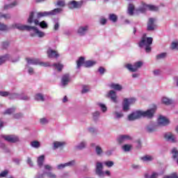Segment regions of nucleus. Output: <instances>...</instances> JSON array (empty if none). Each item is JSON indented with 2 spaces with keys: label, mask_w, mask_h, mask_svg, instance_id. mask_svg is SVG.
Returning a JSON list of instances; mask_svg holds the SVG:
<instances>
[{
  "label": "nucleus",
  "mask_w": 178,
  "mask_h": 178,
  "mask_svg": "<svg viewBox=\"0 0 178 178\" xmlns=\"http://www.w3.org/2000/svg\"><path fill=\"white\" fill-rule=\"evenodd\" d=\"M40 122L41 124H47V123H48V120H47V118H41Z\"/></svg>",
  "instance_id": "nucleus-54"
},
{
  "label": "nucleus",
  "mask_w": 178,
  "mask_h": 178,
  "mask_svg": "<svg viewBox=\"0 0 178 178\" xmlns=\"http://www.w3.org/2000/svg\"><path fill=\"white\" fill-rule=\"evenodd\" d=\"M106 22H107V20H106V19H105V18H102L101 19H100V23L104 26V25H105V24H106Z\"/></svg>",
  "instance_id": "nucleus-59"
},
{
  "label": "nucleus",
  "mask_w": 178,
  "mask_h": 178,
  "mask_svg": "<svg viewBox=\"0 0 178 178\" xmlns=\"http://www.w3.org/2000/svg\"><path fill=\"white\" fill-rule=\"evenodd\" d=\"M60 12H62V8H55L49 12L38 13V19H41V17H45L47 16H55V15H58Z\"/></svg>",
  "instance_id": "nucleus-5"
},
{
  "label": "nucleus",
  "mask_w": 178,
  "mask_h": 178,
  "mask_svg": "<svg viewBox=\"0 0 178 178\" xmlns=\"http://www.w3.org/2000/svg\"><path fill=\"white\" fill-rule=\"evenodd\" d=\"M102 169H104V165H102V163H97L96 164V174L98 175V176H104V171H102Z\"/></svg>",
  "instance_id": "nucleus-13"
},
{
  "label": "nucleus",
  "mask_w": 178,
  "mask_h": 178,
  "mask_svg": "<svg viewBox=\"0 0 178 178\" xmlns=\"http://www.w3.org/2000/svg\"><path fill=\"white\" fill-rule=\"evenodd\" d=\"M56 5L57 6H60L61 8H63V6H65V2L63 1L58 0Z\"/></svg>",
  "instance_id": "nucleus-49"
},
{
  "label": "nucleus",
  "mask_w": 178,
  "mask_h": 178,
  "mask_svg": "<svg viewBox=\"0 0 178 178\" xmlns=\"http://www.w3.org/2000/svg\"><path fill=\"white\" fill-rule=\"evenodd\" d=\"M135 103L136 99L134 98H131L129 99L127 98L124 99V102L122 104V111H124V112H127V111L130 109V105Z\"/></svg>",
  "instance_id": "nucleus-7"
},
{
  "label": "nucleus",
  "mask_w": 178,
  "mask_h": 178,
  "mask_svg": "<svg viewBox=\"0 0 178 178\" xmlns=\"http://www.w3.org/2000/svg\"><path fill=\"white\" fill-rule=\"evenodd\" d=\"M0 17H3V19H5L6 20H8L9 19H10V14H2L0 13Z\"/></svg>",
  "instance_id": "nucleus-40"
},
{
  "label": "nucleus",
  "mask_w": 178,
  "mask_h": 178,
  "mask_svg": "<svg viewBox=\"0 0 178 178\" xmlns=\"http://www.w3.org/2000/svg\"><path fill=\"white\" fill-rule=\"evenodd\" d=\"M164 138H165V140H168V141L176 143V140H175V136L172 134V133L165 134L164 135Z\"/></svg>",
  "instance_id": "nucleus-20"
},
{
  "label": "nucleus",
  "mask_w": 178,
  "mask_h": 178,
  "mask_svg": "<svg viewBox=\"0 0 178 178\" xmlns=\"http://www.w3.org/2000/svg\"><path fill=\"white\" fill-rule=\"evenodd\" d=\"M69 83H70V75L69 74H65L61 79V83L63 86H67Z\"/></svg>",
  "instance_id": "nucleus-14"
},
{
  "label": "nucleus",
  "mask_w": 178,
  "mask_h": 178,
  "mask_svg": "<svg viewBox=\"0 0 178 178\" xmlns=\"http://www.w3.org/2000/svg\"><path fill=\"white\" fill-rule=\"evenodd\" d=\"M157 60H159V59H163L166 58V53H161L156 56Z\"/></svg>",
  "instance_id": "nucleus-39"
},
{
  "label": "nucleus",
  "mask_w": 178,
  "mask_h": 178,
  "mask_svg": "<svg viewBox=\"0 0 178 178\" xmlns=\"http://www.w3.org/2000/svg\"><path fill=\"white\" fill-rule=\"evenodd\" d=\"M96 153L97 154V155H100L101 154H102V148H101V147H99V146H97L96 147Z\"/></svg>",
  "instance_id": "nucleus-48"
},
{
  "label": "nucleus",
  "mask_w": 178,
  "mask_h": 178,
  "mask_svg": "<svg viewBox=\"0 0 178 178\" xmlns=\"http://www.w3.org/2000/svg\"><path fill=\"white\" fill-rule=\"evenodd\" d=\"M10 92L8 91H0L1 97H8L10 95Z\"/></svg>",
  "instance_id": "nucleus-44"
},
{
  "label": "nucleus",
  "mask_w": 178,
  "mask_h": 178,
  "mask_svg": "<svg viewBox=\"0 0 178 178\" xmlns=\"http://www.w3.org/2000/svg\"><path fill=\"white\" fill-rule=\"evenodd\" d=\"M152 41H154L152 38H148L147 37V33H144L138 43V45L140 48L145 47V52H147V54H149L152 50L151 45H152Z\"/></svg>",
  "instance_id": "nucleus-2"
},
{
  "label": "nucleus",
  "mask_w": 178,
  "mask_h": 178,
  "mask_svg": "<svg viewBox=\"0 0 178 178\" xmlns=\"http://www.w3.org/2000/svg\"><path fill=\"white\" fill-rule=\"evenodd\" d=\"M161 102L164 105H172V99H170L166 97H163L161 99Z\"/></svg>",
  "instance_id": "nucleus-26"
},
{
  "label": "nucleus",
  "mask_w": 178,
  "mask_h": 178,
  "mask_svg": "<svg viewBox=\"0 0 178 178\" xmlns=\"http://www.w3.org/2000/svg\"><path fill=\"white\" fill-rule=\"evenodd\" d=\"M165 178H178V175L176 172L172 173L170 176H167Z\"/></svg>",
  "instance_id": "nucleus-50"
},
{
  "label": "nucleus",
  "mask_w": 178,
  "mask_h": 178,
  "mask_svg": "<svg viewBox=\"0 0 178 178\" xmlns=\"http://www.w3.org/2000/svg\"><path fill=\"white\" fill-rule=\"evenodd\" d=\"M9 47V42H3L2 44L3 49H6Z\"/></svg>",
  "instance_id": "nucleus-52"
},
{
  "label": "nucleus",
  "mask_w": 178,
  "mask_h": 178,
  "mask_svg": "<svg viewBox=\"0 0 178 178\" xmlns=\"http://www.w3.org/2000/svg\"><path fill=\"white\" fill-rule=\"evenodd\" d=\"M17 5V1H14L11 4H8L4 6V10H7V9H10L12 8H14V6H16Z\"/></svg>",
  "instance_id": "nucleus-33"
},
{
  "label": "nucleus",
  "mask_w": 178,
  "mask_h": 178,
  "mask_svg": "<svg viewBox=\"0 0 178 178\" xmlns=\"http://www.w3.org/2000/svg\"><path fill=\"white\" fill-rule=\"evenodd\" d=\"M15 111H16L15 108H8L4 113L3 115H12V113H15Z\"/></svg>",
  "instance_id": "nucleus-36"
},
{
  "label": "nucleus",
  "mask_w": 178,
  "mask_h": 178,
  "mask_svg": "<svg viewBox=\"0 0 178 178\" xmlns=\"http://www.w3.org/2000/svg\"><path fill=\"white\" fill-rule=\"evenodd\" d=\"M122 149H124V151L125 152H129V151H130V149H131V145H124L122 146Z\"/></svg>",
  "instance_id": "nucleus-38"
},
{
  "label": "nucleus",
  "mask_w": 178,
  "mask_h": 178,
  "mask_svg": "<svg viewBox=\"0 0 178 178\" xmlns=\"http://www.w3.org/2000/svg\"><path fill=\"white\" fill-rule=\"evenodd\" d=\"M26 60L29 65H39V66L44 67H48V66H50L49 63L41 62L38 58H26Z\"/></svg>",
  "instance_id": "nucleus-6"
},
{
  "label": "nucleus",
  "mask_w": 178,
  "mask_h": 178,
  "mask_svg": "<svg viewBox=\"0 0 178 178\" xmlns=\"http://www.w3.org/2000/svg\"><path fill=\"white\" fill-rule=\"evenodd\" d=\"M141 66H143V62L138 61L134 63V66L131 64H127L125 67H127L129 72H136L139 67H141Z\"/></svg>",
  "instance_id": "nucleus-8"
},
{
  "label": "nucleus",
  "mask_w": 178,
  "mask_h": 178,
  "mask_svg": "<svg viewBox=\"0 0 178 178\" xmlns=\"http://www.w3.org/2000/svg\"><path fill=\"white\" fill-rule=\"evenodd\" d=\"M128 13L130 16L134 15V5L130 3L128 6Z\"/></svg>",
  "instance_id": "nucleus-28"
},
{
  "label": "nucleus",
  "mask_w": 178,
  "mask_h": 178,
  "mask_svg": "<svg viewBox=\"0 0 178 178\" xmlns=\"http://www.w3.org/2000/svg\"><path fill=\"white\" fill-rule=\"evenodd\" d=\"M159 124L161 126H168L170 122L169 121V119L166 118V117L163 115H159L158 119Z\"/></svg>",
  "instance_id": "nucleus-12"
},
{
  "label": "nucleus",
  "mask_w": 178,
  "mask_h": 178,
  "mask_svg": "<svg viewBox=\"0 0 178 178\" xmlns=\"http://www.w3.org/2000/svg\"><path fill=\"white\" fill-rule=\"evenodd\" d=\"M171 154H172V159H178V149L176 147L172 148V151H171Z\"/></svg>",
  "instance_id": "nucleus-24"
},
{
  "label": "nucleus",
  "mask_w": 178,
  "mask_h": 178,
  "mask_svg": "<svg viewBox=\"0 0 178 178\" xmlns=\"http://www.w3.org/2000/svg\"><path fill=\"white\" fill-rule=\"evenodd\" d=\"M14 27L21 31L26 30L27 31H31V30H33L35 34H37L40 38L45 35V33H44V32L40 31L35 26H30L29 25H22L19 24H17L14 25Z\"/></svg>",
  "instance_id": "nucleus-3"
},
{
  "label": "nucleus",
  "mask_w": 178,
  "mask_h": 178,
  "mask_svg": "<svg viewBox=\"0 0 178 178\" xmlns=\"http://www.w3.org/2000/svg\"><path fill=\"white\" fill-rule=\"evenodd\" d=\"M97 63L95 61H92V60H87L84 63L85 67H91V66H94Z\"/></svg>",
  "instance_id": "nucleus-31"
},
{
  "label": "nucleus",
  "mask_w": 178,
  "mask_h": 178,
  "mask_svg": "<svg viewBox=\"0 0 178 178\" xmlns=\"http://www.w3.org/2000/svg\"><path fill=\"white\" fill-rule=\"evenodd\" d=\"M178 43L176 42H173L171 44L172 49H176L177 48Z\"/></svg>",
  "instance_id": "nucleus-57"
},
{
  "label": "nucleus",
  "mask_w": 178,
  "mask_h": 178,
  "mask_svg": "<svg viewBox=\"0 0 178 178\" xmlns=\"http://www.w3.org/2000/svg\"><path fill=\"white\" fill-rule=\"evenodd\" d=\"M52 66L56 67L58 72H62V69H63V65L60 63H54Z\"/></svg>",
  "instance_id": "nucleus-35"
},
{
  "label": "nucleus",
  "mask_w": 178,
  "mask_h": 178,
  "mask_svg": "<svg viewBox=\"0 0 178 178\" xmlns=\"http://www.w3.org/2000/svg\"><path fill=\"white\" fill-rule=\"evenodd\" d=\"M99 106H100V108H102V112H105L106 111H107V108L105 104H99Z\"/></svg>",
  "instance_id": "nucleus-51"
},
{
  "label": "nucleus",
  "mask_w": 178,
  "mask_h": 178,
  "mask_svg": "<svg viewBox=\"0 0 178 178\" xmlns=\"http://www.w3.org/2000/svg\"><path fill=\"white\" fill-rule=\"evenodd\" d=\"M28 72L29 74H33V73H34V69H33V67H29Z\"/></svg>",
  "instance_id": "nucleus-63"
},
{
  "label": "nucleus",
  "mask_w": 178,
  "mask_h": 178,
  "mask_svg": "<svg viewBox=\"0 0 178 178\" xmlns=\"http://www.w3.org/2000/svg\"><path fill=\"white\" fill-rule=\"evenodd\" d=\"M35 99H36V101L42 102H44L45 100V99H44V96L41 95V93H38L37 95H35Z\"/></svg>",
  "instance_id": "nucleus-34"
},
{
  "label": "nucleus",
  "mask_w": 178,
  "mask_h": 178,
  "mask_svg": "<svg viewBox=\"0 0 178 178\" xmlns=\"http://www.w3.org/2000/svg\"><path fill=\"white\" fill-rule=\"evenodd\" d=\"M84 60H85L84 57L83 56L79 57V58L76 61V67L78 69H80V67H81V65H83V63H85Z\"/></svg>",
  "instance_id": "nucleus-25"
},
{
  "label": "nucleus",
  "mask_w": 178,
  "mask_h": 178,
  "mask_svg": "<svg viewBox=\"0 0 178 178\" xmlns=\"http://www.w3.org/2000/svg\"><path fill=\"white\" fill-rule=\"evenodd\" d=\"M6 30H8V26L0 23V31H5Z\"/></svg>",
  "instance_id": "nucleus-45"
},
{
  "label": "nucleus",
  "mask_w": 178,
  "mask_h": 178,
  "mask_svg": "<svg viewBox=\"0 0 178 178\" xmlns=\"http://www.w3.org/2000/svg\"><path fill=\"white\" fill-rule=\"evenodd\" d=\"M44 161H45V156L44 155H41L38 158V165L39 168H42Z\"/></svg>",
  "instance_id": "nucleus-23"
},
{
  "label": "nucleus",
  "mask_w": 178,
  "mask_h": 178,
  "mask_svg": "<svg viewBox=\"0 0 178 178\" xmlns=\"http://www.w3.org/2000/svg\"><path fill=\"white\" fill-rule=\"evenodd\" d=\"M117 118H123V114L120 113H115Z\"/></svg>",
  "instance_id": "nucleus-64"
},
{
  "label": "nucleus",
  "mask_w": 178,
  "mask_h": 178,
  "mask_svg": "<svg viewBox=\"0 0 178 178\" xmlns=\"http://www.w3.org/2000/svg\"><path fill=\"white\" fill-rule=\"evenodd\" d=\"M74 163H75L74 161H71L68 163H65V164H60L58 165V169H63V168H66V166H73Z\"/></svg>",
  "instance_id": "nucleus-21"
},
{
  "label": "nucleus",
  "mask_w": 178,
  "mask_h": 178,
  "mask_svg": "<svg viewBox=\"0 0 178 178\" xmlns=\"http://www.w3.org/2000/svg\"><path fill=\"white\" fill-rule=\"evenodd\" d=\"M47 53L49 58H59V54H58V51L53 50L52 49H49Z\"/></svg>",
  "instance_id": "nucleus-15"
},
{
  "label": "nucleus",
  "mask_w": 178,
  "mask_h": 178,
  "mask_svg": "<svg viewBox=\"0 0 178 178\" xmlns=\"http://www.w3.org/2000/svg\"><path fill=\"white\" fill-rule=\"evenodd\" d=\"M146 8H147L149 10H152V12H157V10H159L157 6H155L154 5H147Z\"/></svg>",
  "instance_id": "nucleus-32"
},
{
  "label": "nucleus",
  "mask_w": 178,
  "mask_h": 178,
  "mask_svg": "<svg viewBox=\"0 0 178 178\" xmlns=\"http://www.w3.org/2000/svg\"><path fill=\"white\" fill-rule=\"evenodd\" d=\"M8 173H9V172L8 170L2 171L0 173V177H6V176H8Z\"/></svg>",
  "instance_id": "nucleus-46"
},
{
  "label": "nucleus",
  "mask_w": 178,
  "mask_h": 178,
  "mask_svg": "<svg viewBox=\"0 0 178 178\" xmlns=\"http://www.w3.org/2000/svg\"><path fill=\"white\" fill-rule=\"evenodd\" d=\"M108 19L113 22V23H116L118 22V16L115 14H110Z\"/></svg>",
  "instance_id": "nucleus-30"
},
{
  "label": "nucleus",
  "mask_w": 178,
  "mask_h": 178,
  "mask_svg": "<svg viewBox=\"0 0 178 178\" xmlns=\"http://www.w3.org/2000/svg\"><path fill=\"white\" fill-rule=\"evenodd\" d=\"M145 178H156L158 177V173L154 172L151 176L148 175V174L145 175Z\"/></svg>",
  "instance_id": "nucleus-41"
},
{
  "label": "nucleus",
  "mask_w": 178,
  "mask_h": 178,
  "mask_svg": "<svg viewBox=\"0 0 178 178\" xmlns=\"http://www.w3.org/2000/svg\"><path fill=\"white\" fill-rule=\"evenodd\" d=\"M46 175L49 178H56V175H55L54 172H47Z\"/></svg>",
  "instance_id": "nucleus-43"
},
{
  "label": "nucleus",
  "mask_w": 178,
  "mask_h": 178,
  "mask_svg": "<svg viewBox=\"0 0 178 178\" xmlns=\"http://www.w3.org/2000/svg\"><path fill=\"white\" fill-rule=\"evenodd\" d=\"M2 138L8 143H15L19 141V137L15 135H3Z\"/></svg>",
  "instance_id": "nucleus-9"
},
{
  "label": "nucleus",
  "mask_w": 178,
  "mask_h": 178,
  "mask_svg": "<svg viewBox=\"0 0 178 178\" xmlns=\"http://www.w3.org/2000/svg\"><path fill=\"white\" fill-rule=\"evenodd\" d=\"M78 149H83V148H86V143L81 142L79 145L77 146Z\"/></svg>",
  "instance_id": "nucleus-47"
},
{
  "label": "nucleus",
  "mask_w": 178,
  "mask_h": 178,
  "mask_svg": "<svg viewBox=\"0 0 178 178\" xmlns=\"http://www.w3.org/2000/svg\"><path fill=\"white\" fill-rule=\"evenodd\" d=\"M107 97H108V98H111V99L113 100V102H118V100L116 99V92H115L114 90H110L107 95Z\"/></svg>",
  "instance_id": "nucleus-18"
},
{
  "label": "nucleus",
  "mask_w": 178,
  "mask_h": 178,
  "mask_svg": "<svg viewBox=\"0 0 178 178\" xmlns=\"http://www.w3.org/2000/svg\"><path fill=\"white\" fill-rule=\"evenodd\" d=\"M99 72L100 73V74H104V73H105V68H104V67H99Z\"/></svg>",
  "instance_id": "nucleus-56"
},
{
  "label": "nucleus",
  "mask_w": 178,
  "mask_h": 178,
  "mask_svg": "<svg viewBox=\"0 0 178 178\" xmlns=\"http://www.w3.org/2000/svg\"><path fill=\"white\" fill-rule=\"evenodd\" d=\"M110 87L113 88V90H115V91H122V90H123V86L119 83H111Z\"/></svg>",
  "instance_id": "nucleus-19"
},
{
  "label": "nucleus",
  "mask_w": 178,
  "mask_h": 178,
  "mask_svg": "<svg viewBox=\"0 0 178 178\" xmlns=\"http://www.w3.org/2000/svg\"><path fill=\"white\" fill-rule=\"evenodd\" d=\"M38 14H37V19H34V12L33 11L31 12L27 20V22L29 23V24H31L32 23H34L35 26H40L41 29H47L48 27V24H47V22H45V21H42L40 23V21H38V19L40 18H38Z\"/></svg>",
  "instance_id": "nucleus-4"
},
{
  "label": "nucleus",
  "mask_w": 178,
  "mask_h": 178,
  "mask_svg": "<svg viewBox=\"0 0 178 178\" xmlns=\"http://www.w3.org/2000/svg\"><path fill=\"white\" fill-rule=\"evenodd\" d=\"M143 162H151L154 159V158L152 156L146 155L140 158Z\"/></svg>",
  "instance_id": "nucleus-29"
},
{
  "label": "nucleus",
  "mask_w": 178,
  "mask_h": 178,
  "mask_svg": "<svg viewBox=\"0 0 178 178\" xmlns=\"http://www.w3.org/2000/svg\"><path fill=\"white\" fill-rule=\"evenodd\" d=\"M106 166L108 168H112V166L114 165L113 161H107L105 163Z\"/></svg>",
  "instance_id": "nucleus-53"
},
{
  "label": "nucleus",
  "mask_w": 178,
  "mask_h": 178,
  "mask_svg": "<svg viewBox=\"0 0 178 178\" xmlns=\"http://www.w3.org/2000/svg\"><path fill=\"white\" fill-rule=\"evenodd\" d=\"M66 145V143L65 142H59V141H55L54 143V149H56L58 148H62V147H64Z\"/></svg>",
  "instance_id": "nucleus-22"
},
{
  "label": "nucleus",
  "mask_w": 178,
  "mask_h": 178,
  "mask_svg": "<svg viewBox=\"0 0 178 178\" xmlns=\"http://www.w3.org/2000/svg\"><path fill=\"white\" fill-rule=\"evenodd\" d=\"M127 140H131V137L129 135H122L118 138V142L119 144H123V143L127 141Z\"/></svg>",
  "instance_id": "nucleus-16"
},
{
  "label": "nucleus",
  "mask_w": 178,
  "mask_h": 178,
  "mask_svg": "<svg viewBox=\"0 0 178 178\" xmlns=\"http://www.w3.org/2000/svg\"><path fill=\"white\" fill-rule=\"evenodd\" d=\"M154 23H155V19L149 18L147 22V31H152L155 30V27H156V26L155 25Z\"/></svg>",
  "instance_id": "nucleus-11"
},
{
  "label": "nucleus",
  "mask_w": 178,
  "mask_h": 178,
  "mask_svg": "<svg viewBox=\"0 0 178 178\" xmlns=\"http://www.w3.org/2000/svg\"><path fill=\"white\" fill-rule=\"evenodd\" d=\"M156 111V106H153V108L147 110L146 111H136L128 115V120L132 122L133 120H137V119H141V118H148V119H152L154 118V115Z\"/></svg>",
  "instance_id": "nucleus-1"
},
{
  "label": "nucleus",
  "mask_w": 178,
  "mask_h": 178,
  "mask_svg": "<svg viewBox=\"0 0 178 178\" xmlns=\"http://www.w3.org/2000/svg\"><path fill=\"white\" fill-rule=\"evenodd\" d=\"M82 94H86V92H88V89L87 88V86H83L82 91Z\"/></svg>",
  "instance_id": "nucleus-58"
},
{
  "label": "nucleus",
  "mask_w": 178,
  "mask_h": 178,
  "mask_svg": "<svg viewBox=\"0 0 178 178\" xmlns=\"http://www.w3.org/2000/svg\"><path fill=\"white\" fill-rule=\"evenodd\" d=\"M54 30L56 31L58 30H59V23H56L54 25Z\"/></svg>",
  "instance_id": "nucleus-62"
},
{
  "label": "nucleus",
  "mask_w": 178,
  "mask_h": 178,
  "mask_svg": "<svg viewBox=\"0 0 178 178\" xmlns=\"http://www.w3.org/2000/svg\"><path fill=\"white\" fill-rule=\"evenodd\" d=\"M6 60H9V55L6 54L0 57V65H3Z\"/></svg>",
  "instance_id": "nucleus-27"
},
{
  "label": "nucleus",
  "mask_w": 178,
  "mask_h": 178,
  "mask_svg": "<svg viewBox=\"0 0 178 178\" xmlns=\"http://www.w3.org/2000/svg\"><path fill=\"white\" fill-rule=\"evenodd\" d=\"M27 163L30 165V166H33V161H31V158H28L27 159Z\"/></svg>",
  "instance_id": "nucleus-60"
},
{
  "label": "nucleus",
  "mask_w": 178,
  "mask_h": 178,
  "mask_svg": "<svg viewBox=\"0 0 178 178\" xmlns=\"http://www.w3.org/2000/svg\"><path fill=\"white\" fill-rule=\"evenodd\" d=\"M44 169L46 170H51L52 169V167L51 165H44Z\"/></svg>",
  "instance_id": "nucleus-61"
},
{
  "label": "nucleus",
  "mask_w": 178,
  "mask_h": 178,
  "mask_svg": "<svg viewBox=\"0 0 178 178\" xmlns=\"http://www.w3.org/2000/svg\"><path fill=\"white\" fill-rule=\"evenodd\" d=\"M83 3L80 1H72L68 3V8L70 9H79V8H81Z\"/></svg>",
  "instance_id": "nucleus-10"
},
{
  "label": "nucleus",
  "mask_w": 178,
  "mask_h": 178,
  "mask_svg": "<svg viewBox=\"0 0 178 178\" xmlns=\"http://www.w3.org/2000/svg\"><path fill=\"white\" fill-rule=\"evenodd\" d=\"M87 31H88V26L79 27L77 33L79 34V35H86Z\"/></svg>",
  "instance_id": "nucleus-17"
},
{
  "label": "nucleus",
  "mask_w": 178,
  "mask_h": 178,
  "mask_svg": "<svg viewBox=\"0 0 178 178\" xmlns=\"http://www.w3.org/2000/svg\"><path fill=\"white\" fill-rule=\"evenodd\" d=\"M147 133H154L155 131V127L147 126Z\"/></svg>",
  "instance_id": "nucleus-42"
},
{
  "label": "nucleus",
  "mask_w": 178,
  "mask_h": 178,
  "mask_svg": "<svg viewBox=\"0 0 178 178\" xmlns=\"http://www.w3.org/2000/svg\"><path fill=\"white\" fill-rule=\"evenodd\" d=\"M13 118H14V119H20L21 118H23V114H22V113L15 114Z\"/></svg>",
  "instance_id": "nucleus-55"
},
{
  "label": "nucleus",
  "mask_w": 178,
  "mask_h": 178,
  "mask_svg": "<svg viewBox=\"0 0 178 178\" xmlns=\"http://www.w3.org/2000/svg\"><path fill=\"white\" fill-rule=\"evenodd\" d=\"M31 147H33V148H40V142H38V140H34L31 142Z\"/></svg>",
  "instance_id": "nucleus-37"
}]
</instances>
